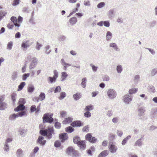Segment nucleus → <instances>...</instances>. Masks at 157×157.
I'll use <instances>...</instances> for the list:
<instances>
[{
	"label": "nucleus",
	"mask_w": 157,
	"mask_h": 157,
	"mask_svg": "<svg viewBox=\"0 0 157 157\" xmlns=\"http://www.w3.org/2000/svg\"><path fill=\"white\" fill-rule=\"evenodd\" d=\"M26 132V130L22 129H20L19 130V132L20 134L23 137L25 136V133Z\"/></svg>",
	"instance_id": "nucleus-46"
},
{
	"label": "nucleus",
	"mask_w": 157,
	"mask_h": 157,
	"mask_svg": "<svg viewBox=\"0 0 157 157\" xmlns=\"http://www.w3.org/2000/svg\"><path fill=\"white\" fill-rule=\"evenodd\" d=\"M38 63V59L36 57H33L32 59L29 66V68L30 70L35 68L36 66Z\"/></svg>",
	"instance_id": "nucleus-8"
},
{
	"label": "nucleus",
	"mask_w": 157,
	"mask_h": 157,
	"mask_svg": "<svg viewBox=\"0 0 157 157\" xmlns=\"http://www.w3.org/2000/svg\"><path fill=\"white\" fill-rule=\"evenodd\" d=\"M103 25L106 27H109L110 24L109 22L108 21H103Z\"/></svg>",
	"instance_id": "nucleus-64"
},
{
	"label": "nucleus",
	"mask_w": 157,
	"mask_h": 157,
	"mask_svg": "<svg viewBox=\"0 0 157 157\" xmlns=\"http://www.w3.org/2000/svg\"><path fill=\"white\" fill-rule=\"evenodd\" d=\"M22 11L26 13H29L30 11L28 7H25L23 8Z\"/></svg>",
	"instance_id": "nucleus-63"
},
{
	"label": "nucleus",
	"mask_w": 157,
	"mask_h": 157,
	"mask_svg": "<svg viewBox=\"0 0 157 157\" xmlns=\"http://www.w3.org/2000/svg\"><path fill=\"white\" fill-rule=\"evenodd\" d=\"M43 119L44 123L47 122L51 124L54 121L53 118H52L49 117L48 113H46L44 114L43 117Z\"/></svg>",
	"instance_id": "nucleus-5"
},
{
	"label": "nucleus",
	"mask_w": 157,
	"mask_h": 157,
	"mask_svg": "<svg viewBox=\"0 0 157 157\" xmlns=\"http://www.w3.org/2000/svg\"><path fill=\"white\" fill-rule=\"evenodd\" d=\"M85 139L89 141L91 143H95L97 141V138L94 137L92 136L91 134L87 133L85 136Z\"/></svg>",
	"instance_id": "nucleus-6"
},
{
	"label": "nucleus",
	"mask_w": 157,
	"mask_h": 157,
	"mask_svg": "<svg viewBox=\"0 0 157 157\" xmlns=\"http://www.w3.org/2000/svg\"><path fill=\"white\" fill-rule=\"evenodd\" d=\"M4 149V150L6 151H8L9 150V146L6 143H5V144Z\"/></svg>",
	"instance_id": "nucleus-61"
},
{
	"label": "nucleus",
	"mask_w": 157,
	"mask_h": 157,
	"mask_svg": "<svg viewBox=\"0 0 157 157\" xmlns=\"http://www.w3.org/2000/svg\"><path fill=\"white\" fill-rule=\"evenodd\" d=\"M16 153L17 157H23V151L21 149H18L17 150Z\"/></svg>",
	"instance_id": "nucleus-23"
},
{
	"label": "nucleus",
	"mask_w": 157,
	"mask_h": 157,
	"mask_svg": "<svg viewBox=\"0 0 157 157\" xmlns=\"http://www.w3.org/2000/svg\"><path fill=\"white\" fill-rule=\"evenodd\" d=\"M115 15V12L113 9H110L108 12V15L110 18H113Z\"/></svg>",
	"instance_id": "nucleus-25"
},
{
	"label": "nucleus",
	"mask_w": 157,
	"mask_h": 157,
	"mask_svg": "<svg viewBox=\"0 0 157 157\" xmlns=\"http://www.w3.org/2000/svg\"><path fill=\"white\" fill-rule=\"evenodd\" d=\"M145 111V110L144 107H139L138 109V115L139 117L143 116L144 115V113Z\"/></svg>",
	"instance_id": "nucleus-16"
},
{
	"label": "nucleus",
	"mask_w": 157,
	"mask_h": 157,
	"mask_svg": "<svg viewBox=\"0 0 157 157\" xmlns=\"http://www.w3.org/2000/svg\"><path fill=\"white\" fill-rule=\"evenodd\" d=\"M10 20L11 21L13 22L15 26L19 27L20 26V24L17 23V19L16 17L14 16L10 18Z\"/></svg>",
	"instance_id": "nucleus-17"
},
{
	"label": "nucleus",
	"mask_w": 157,
	"mask_h": 157,
	"mask_svg": "<svg viewBox=\"0 0 157 157\" xmlns=\"http://www.w3.org/2000/svg\"><path fill=\"white\" fill-rule=\"evenodd\" d=\"M73 120V119L70 117H69L68 118H65L64 120L63 121V124H67L72 122Z\"/></svg>",
	"instance_id": "nucleus-22"
},
{
	"label": "nucleus",
	"mask_w": 157,
	"mask_h": 157,
	"mask_svg": "<svg viewBox=\"0 0 157 157\" xmlns=\"http://www.w3.org/2000/svg\"><path fill=\"white\" fill-rule=\"evenodd\" d=\"M34 90V86L33 85H29L28 87V91L29 93L33 92Z\"/></svg>",
	"instance_id": "nucleus-38"
},
{
	"label": "nucleus",
	"mask_w": 157,
	"mask_h": 157,
	"mask_svg": "<svg viewBox=\"0 0 157 157\" xmlns=\"http://www.w3.org/2000/svg\"><path fill=\"white\" fill-rule=\"evenodd\" d=\"M115 138V136L113 135L112 134H111L109 135V143H110V142H113V143H114L115 142H114L113 141V140H114Z\"/></svg>",
	"instance_id": "nucleus-44"
},
{
	"label": "nucleus",
	"mask_w": 157,
	"mask_h": 157,
	"mask_svg": "<svg viewBox=\"0 0 157 157\" xmlns=\"http://www.w3.org/2000/svg\"><path fill=\"white\" fill-rule=\"evenodd\" d=\"M61 77L62 79L61 81H63L66 80V78L68 76V75L67 74L66 72H63L61 73Z\"/></svg>",
	"instance_id": "nucleus-24"
},
{
	"label": "nucleus",
	"mask_w": 157,
	"mask_h": 157,
	"mask_svg": "<svg viewBox=\"0 0 157 157\" xmlns=\"http://www.w3.org/2000/svg\"><path fill=\"white\" fill-rule=\"evenodd\" d=\"M42 46V44H40L38 42H37L36 48L37 50L39 51Z\"/></svg>",
	"instance_id": "nucleus-57"
},
{
	"label": "nucleus",
	"mask_w": 157,
	"mask_h": 157,
	"mask_svg": "<svg viewBox=\"0 0 157 157\" xmlns=\"http://www.w3.org/2000/svg\"><path fill=\"white\" fill-rule=\"evenodd\" d=\"M7 104L5 102L0 103V110H3L7 108Z\"/></svg>",
	"instance_id": "nucleus-21"
},
{
	"label": "nucleus",
	"mask_w": 157,
	"mask_h": 157,
	"mask_svg": "<svg viewBox=\"0 0 157 157\" xmlns=\"http://www.w3.org/2000/svg\"><path fill=\"white\" fill-rule=\"evenodd\" d=\"M105 4L104 2H101L99 3L97 5V7L98 8H101L105 6Z\"/></svg>",
	"instance_id": "nucleus-58"
},
{
	"label": "nucleus",
	"mask_w": 157,
	"mask_h": 157,
	"mask_svg": "<svg viewBox=\"0 0 157 157\" xmlns=\"http://www.w3.org/2000/svg\"><path fill=\"white\" fill-rule=\"evenodd\" d=\"M20 112L18 113L17 114L18 116V117H21L23 116L26 115V111L24 110H21Z\"/></svg>",
	"instance_id": "nucleus-34"
},
{
	"label": "nucleus",
	"mask_w": 157,
	"mask_h": 157,
	"mask_svg": "<svg viewBox=\"0 0 157 157\" xmlns=\"http://www.w3.org/2000/svg\"><path fill=\"white\" fill-rule=\"evenodd\" d=\"M83 132H89V127L88 125L85 126L82 129Z\"/></svg>",
	"instance_id": "nucleus-54"
},
{
	"label": "nucleus",
	"mask_w": 157,
	"mask_h": 157,
	"mask_svg": "<svg viewBox=\"0 0 157 157\" xmlns=\"http://www.w3.org/2000/svg\"><path fill=\"white\" fill-rule=\"evenodd\" d=\"M30 75L29 73H25L23 74L22 75V80L23 81H25L26 80L27 78L29 77Z\"/></svg>",
	"instance_id": "nucleus-52"
},
{
	"label": "nucleus",
	"mask_w": 157,
	"mask_h": 157,
	"mask_svg": "<svg viewBox=\"0 0 157 157\" xmlns=\"http://www.w3.org/2000/svg\"><path fill=\"white\" fill-rule=\"evenodd\" d=\"M74 129L71 126H69L66 128L65 131L69 133H71L74 131Z\"/></svg>",
	"instance_id": "nucleus-31"
},
{
	"label": "nucleus",
	"mask_w": 157,
	"mask_h": 157,
	"mask_svg": "<svg viewBox=\"0 0 157 157\" xmlns=\"http://www.w3.org/2000/svg\"><path fill=\"white\" fill-rule=\"evenodd\" d=\"M45 98V95L44 93H41L39 95V100L42 101L44 100Z\"/></svg>",
	"instance_id": "nucleus-43"
},
{
	"label": "nucleus",
	"mask_w": 157,
	"mask_h": 157,
	"mask_svg": "<svg viewBox=\"0 0 157 157\" xmlns=\"http://www.w3.org/2000/svg\"><path fill=\"white\" fill-rule=\"evenodd\" d=\"M148 90L150 92L153 93H154L155 92V88L152 85L148 87Z\"/></svg>",
	"instance_id": "nucleus-50"
},
{
	"label": "nucleus",
	"mask_w": 157,
	"mask_h": 157,
	"mask_svg": "<svg viewBox=\"0 0 157 157\" xmlns=\"http://www.w3.org/2000/svg\"><path fill=\"white\" fill-rule=\"evenodd\" d=\"M109 153L108 150H104L101 152L98 155V157H105L107 156Z\"/></svg>",
	"instance_id": "nucleus-19"
},
{
	"label": "nucleus",
	"mask_w": 157,
	"mask_h": 157,
	"mask_svg": "<svg viewBox=\"0 0 157 157\" xmlns=\"http://www.w3.org/2000/svg\"><path fill=\"white\" fill-rule=\"evenodd\" d=\"M73 142L74 144H77L81 140V139L78 136H76L73 138Z\"/></svg>",
	"instance_id": "nucleus-28"
},
{
	"label": "nucleus",
	"mask_w": 157,
	"mask_h": 157,
	"mask_svg": "<svg viewBox=\"0 0 157 157\" xmlns=\"http://www.w3.org/2000/svg\"><path fill=\"white\" fill-rule=\"evenodd\" d=\"M25 100L24 98H20L18 102L19 105L17 107L14 109V111L18 112L21 110H24L25 109V107L24 105L25 103Z\"/></svg>",
	"instance_id": "nucleus-2"
},
{
	"label": "nucleus",
	"mask_w": 157,
	"mask_h": 157,
	"mask_svg": "<svg viewBox=\"0 0 157 157\" xmlns=\"http://www.w3.org/2000/svg\"><path fill=\"white\" fill-rule=\"evenodd\" d=\"M138 91L137 88H132L129 90L128 92L130 94L136 93Z\"/></svg>",
	"instance_id": "nucleus-37"
},
{
	"label": "nucleus",
	"mask_w": 157,
	"mask_h": 157,
	"mask_svg": "<svg viewBox=\"0 0 157 157\" xmlns=\"http://www.w3.org/2000/svg\"><path fill=\"white\" fill-rule=\"evenodd\" d=\"M112 34L110 31H108L107 32L106 39L107 41L109 40L112 37Z\"/></svg>",
	"instance_id": "nucleus-29"
},
{
	"label": "nucleus",
	"mask_w": 157,
	"mask_h": 157,
	"mask_svg": "<svg viewBox=\"0 0 157 157\" xmlns=\"http://www.w3.org/2000/svg\"><path fill=\"white\" fill-rule=\"evenodd\" d=\"M61 145V143L59 140L56 141L54 143V146L56 147H59Z\"/></svg>",
	"instance_id": "nucleus-55"
},
{
	"label": "nucleus",
	"mask_w": 157,
	"mask_h": 157,
	"mask_svg": "<svg viewBox=\"0 0 157 157\" xmlns=\"http://www.w3.org/2000/svg\"><path fill=\"white\" fill-rule=\"evenodd\" d=\"M54 126L55 127L58 129H60L61 127V124L58 122H56Z\"/></svg>",
	"instance_id": "nucleus-56"
},
{
	"label": "nucleus",
	"mask_w": 157,
	"mask_h": 157,
	"mask_svg": "<svg viewBox=\"0 0 157 157\" xmlns=\"http://www.w3.org/2000/svg\"><path fill=\"white\" fill-rule=\"evenodd\" d=\"M40 133L43 136H46L49 140L52 138V134H55L53 128H49L45 129H41L40 130Z\"/></svg>",
	"instance_id": "nucleus-1"
},
{
	"label": "nucleus",
	"mask_w": 157,
	"mask_h": 157,
	"mask_svg": "<svg viewBox=\"0 0 157 157\" xmlns=\"http://www.w3.org/2000/svg\"><path fill=\"white\" fill-rule=\"evenodd\" d=\"M150 116L151 118H155L157 116V108H153L151 109Z\"/></svg>",
	"instance_id": "nucleus-14"
},
{
	"label": "nucleus",
	"mask_w": 157,
	"mask_h": 157,
	"mask_svg": "<svg viewBox=\"0 0 157 157\" xmlns=\"http://www.w3.org/2000/svg\"><path fill=\"white\" fill-rule=\"evenodd\" d=\"M144 138L143 137L139 139L136 141L134 145L136 146L140 147L143 145V141H144Z\"/></svg>",
	"instance_id": "nucleus-12"
},
{
	"label": "nucleus",
	"mask_w": 157,
	"mask_h": 157,
	"mask_svg": "<svg viewBox=\"0 0 157 157\" xmlns=\"http://www.w3.org/2000/svg\"><path fill=\"white\" fill-rule=\"evenodd\" d=\"M16 94L15 93H13L11 95V99L13 101V103L14 104L16 100Z\"/></svg>",
	"instance_id": "nucleus-48"
},
{
	"label": "nucleus",
	"mask_w": 157,
	"mask_h": 157,
	"mask_svg": "<svg viewBox=\"0 0 157 157\" xmlns=\"http://www.w3.org/2000/svg\"><path fill=\"white\" fill-rule=\"evenodd\" d=\"M32 44V43H30L29 40L25 41L22 44L21 47L24 48H27L31 45Z\"/></svg>",
	"instance_id": "nucleus-15"
},
{
	"label": "nucleus",
	"mask_w": 157,
	"mask_h": 157,
	"mask_svg": "<svg viewBox=\"0 0 157 157\" xmlns=\"http://www.w3.org/2000/svg\"><path fill=\"white\" fill-rule=\"evenodd\" d=\"M84 116L86 117L89 118L91 117V114L89 111H87L84 113Z\"/></svg>",
	"instance_id": "nucleus-62"
},
{
	"label": "nucleus",
	"mask_w": 157,
	"mask_h": 157,
	"mask_svg": "<svg viewBox=\"0 0 157 157\" xmlns=\"http://www.w3.org/2000/svg\"><path fill=\"white\" fill-rule=\"evenodd\" d=\"M59 139L61 140V142L63 143L65 140L67 139L68 138L67 134L66 133L60 134L59 135Z\"/></svg>",
	"instance_id": "nucleus-11"
},
{
	"label": "nucleus",
	"mask_w": 157,
	"mask_h": 157,
	"mask_svg": "<svg viewBox=\"0 0 157 157\" xmlns=\"http://www.w3.org/2000/svg\"><path fill=\"white\" fill-rule=\"evenodd\" d=\"M25 82H21L18 86L17 91H19L23 89L24 87L25 86Z\"/></svg>",
	"instance_id": "nucleus-35"
},
{
	"label": "nucleus",
	"mask_w": 157,
	"mask_h": 157,
	"mask_svg": "<svg viewBox=\"0 0 157 157\" xmlns=\"http://www.w3.org/2000/svg\"><path fill=\"white\" fill-rule=\"evenodd\" d=\"M93 109V106L92 105H91L86 106L85 108V110L87 111H89L92 110Z\"/></svg>",
	"instance_id": "nucleus-47"
},
{
	"label": "nucleus",
	"mask_w": 157,
	"mask_h": 157,
	"mask_svg": "<svg viewBox=\"0 0 157 157\" xmlns=\"http://www.w3.org/2000/svg\"><path fill=\"white\" fill-rule=\"evenodd\" d=\"M77 145L82 149H84L86 147L85 141L84 140H81Z\"/></svg>",
	"instance_id": "nucleus-20"
},
{
	"label": "nucleus",
	"mask_w": 157,
	"mask_h": 157,
	"mask_svg": "<svg viewBox=\"0 0 157 157\" xmlns=\"http://www.w3.org/2000/svg\"><path fill=\"white\" fill-rule=\"evenodd\" d=\"M53 74L54 75L53 77L55 78H56V79L58 77V72L56 70H55L53 71Z\"/></svg>",
	"instance_id": "nucleus-59"
},
{
	"label": "nucleus",
	"mask_w": 157,
	"mask_h": 157,
	"mask_svg": "<svg viewBox=\"0 0 157 157\" xmlns=\"http://www.w3.org/2000/svg\"><path fill=\"white\" fill-rule=\"evenodd\" d=\"M109 46L111 47L116 51L118 52L120 51L119 48L117 46V44L115 43H111L109 44Z\"/></svg>",
	"instance_id": "nucleus-18"
},
{
	"label": "nucleus",
	"mask_w": 157,
	"mask_h": 157,
	"mask_svg": "<svg viewBox=\"0 0 157 157\" xmlns=\"http://www.w3.org/2000/svg\"><path fill=\"white\" fill-rule=\"evenodd\" d=\"M77 21V18L75 17H73L69 20V22L72 25L75 24Z\"/></svg>",
	"instance_id": "nucleus-26"
},
{
	"label": "nucleus",
	"mask_w": 157,
	"mask_h": 157,
	"mask_svg": "<svg viewBox=\"0 0 157 157\" xmlns=\"http://www.w3.org/2000/svg\"><path fill=\"white\" fill-rule=\"evenodd\" d=\"M44 138L43 136H39L38 137V139L36 141L37 143L40 144L42 146L44 145L45 144L46 141L45 140H44Z\"/></svg>",
	"instance_id": "nucleus-10"
},
{
	"label": "nucleus",
	"mask_w": 157,
	"mask_h": 157,
	"mask_svg": "<svg viewBox=\"0 0 157 157\" xmlns=\"http://www.w3.org/2000/svg\"><path fill=\"white\" fill-rule=\"evenodd\" d=\"M107 95L108 98L110 99H113L117 96V93L113 89H109L107 92Z\"/></svg>",
	"instance_id": "nucleus-3"
},
{
	"label": "nucleus",
	"mask_w": 157,
	"mask_h": 157,
	"mask_svg": "<svg viewBox=\"0 0 157 157\" xmlns=\"http://www.w3.org/2000/svg\"><path fill=\"white\" fill-rule=\"evenodd\" d=\"M50 48V46L49 45H47L45 47V48L46 49L45 53L47 55H48L51 52V50H49V49Z\"/></svg>",
	"instance_id": "nucleus-51"
},
{
	"label": "nucleus",
	"mask_w": 157,
	"mask_h": 157,
	"mask_svg": "<svg viewBox=\"0 0 157 157\" xmlns=\"http://www.w3.org/2000/svg\"><path fill=\"white\" fill-rule=\"evenodd\" d=\"M90 66L91 67L92 71L94 72H95L97 71L98 68V67L95 66L92 64H90Z\"/></svg>",
	"instance_id": "nucleus-49"
},
{
	"label": "nucleus",
	"mask_w": 157,
	"mask_h": 157,
	"mask_svg": "<svg viewBox=\"0 0 157 157\" xmlns=\"http://www.w3.org/2000/svg\"><path fill=\"white\" fill-rule=\"evenodd\" d=\"M66 153L70 155L76 156L78 155L77 151L75 150L73 147L70 146L67 147L66 151Z\"/></svg>",
	"instance_id": "nucleus-4"
},
{
	"label": "nucleus",
	"mask_w": 157,
	"mask_h": 157,
	"mask_svg": "<svg viewBox=\"0 0 157 157\" xmlns=\"http://www.w3.org/2000/svg\"><path fill=\"white\" fill-rule=\"evenodd\" d=\"M118 148L115 145V142L113 143L111 142L109 143V150L112 153H115Z\"/></svg>",
	"instance_id": "nucleus-7"
},
{
	"label": "nucleus",
	"mask_w": 157,
	"mask_h": 157,
	"mask_svg": "<svg viewBox=\"0 0 157 157\" xmlns=\"http://www.w3.org/2000/svg\"><path fill=\"white\" fill-rule=\"evenodd\" d=\"M140 77L139 75H135L134 76V81L135 83H137L140 80Z\"/></svg>",
	"instance_id": "nucleus-42"
},
{
	"label": "nucleus",
	"mask_w": 157,
	"mask_h": 157,
	"mask_svg": "<svg viewBox=\"0 0 157 157\" xmlns=\"http://www.w3.org/2000/svg\"><path fill=\"white\" fill-rule=\"evenodd\" d=\"M17 77L18 74L17 72L15 71L12 73L11 76V79L12 80H15L17 78Z\"/></svg>",
	"instance_id": "nucleus-32"
},
{
	"label": "nucleus",
	"mask_w": 157,
	"mask_h": 157,
	"mask_svg": "<svg viewBox=\"0 0 157 157\" xmlns=\"http://www.w3.org/2000/svg\"><path fill=\"white\" fill-rule=\"evenodd\" d=\"M71 125L73 127H80L83 125V124L80 121H77L73 122Z\"/></svg>",
	"instance_id": "nucleus-13"
},
{
	"label": "nucleus",
	"mask_w": 157,
	"mask_h": 157,
	"mask_svg": "<svg viewBox=\"0 0 157 157\" xmlns=\"http://www.w3.org/2000/svg\"><path fill=\"white\" fill-rule=\"evenodd\" d=\"M66 96V93L64 92H61L60 94V96L59 97V99L60 100L63 99Z\"/></svg>",
	"instance_id": "nucleus-53"
},
{
	"label": "nucleus",
	"mask_w": 157,
	"mask_h": 157,
	"mask_svg": "<svg viewBox=\"0 0 157 157\" xmlns=\"http://www.w3.org/2000/svg\"><path fill=\"white\" fill-rule=\"evenodd\" d=\"M18 117L17 114L13 113L11 114L9 117V120H14L15 119Z\"/></svg>",
	"instance_id": "nucleus-41"
},
{
	"label": "nucleus",
	"mask_w": 157,
	"mask_h": 157,
	"mask_svg": "<svg viewBox=\"0 0 157 157\" xmlns=\"http://www.w3.org/2000/svg\"><path fill=\"white\" fill-rule=\"evenodd\" d=\"M48 80L49 81V83H52L53 82H55L56 80V78L50 76L48 78Z\"/></svg>",
	"instance_id": "nucleus-39"
},
{
	"label": "nucleus",
	"mask_w": 157,
	"mask_h": 157,
	"mask_svg": "<svg viewBox=\"0 0 157 157\" xmlns=\"http://www.w3.org/2000/svg\"><path fill=\"white\" fill-rule=\"evenodd\" d=\"M116 70L118 73H121L123 70V67L122 65H117L116 67Z\"/></svg>",
	"instance_id": "nucleus-36"
},
{
	"label": "nucleus",
	"mask_w": 157,
	"mask_h": 157,
	"mask_svg": "<svg viewBox=\"0 0 157 157\" xmlns=\"http://www.w3.org/2000/svg\"><path fill=\"white\" fill-rule=\"evenodd\" d=\"M132 97L128 94H126L124 96L123 100L126 104H128L129 102L132 101Z\"/></svg>",
	"instance_id": "nucleus-9"
},
{
	"label": "nucleus",
	"mask_w": 157,
	"mask_h": 157,
	"mask_svg": "<svg viewBox=\"0 0 157 157\" xmlns=\"http://www.w3.org/2000/svg\"><path fill=\"white\" fill-rule=\"evenodd\" d=\"M81 97V95L80 93H77L73 95V97L75 100L77 101Z\"/></svg>",
	"instance_id": "nucleus-27"
},
{
	"label": "nucleus",
	"mask_w": 157,
	"mask_h": 157,
	"mask_svg": "<svg viewBox=\"0 0 157 157\" xmlns=\"http://www.w3.org/2000/svg\"><path fill=\"white\" fill-rule=\"evenodd\" d=\"M131 138L130 135H128L122 141L121 144L123 145H124L127 142L128 140L130 139Z\"/></svg>",
	"instance_id": "nucleus-33"
},
{
	"label": "nucleus",
	"mask_w": 157,
	"mask_h": 157,
	"mask_svg": "<svg viewBox=\"0 0 157 157\" xmlns=\"http://www.w3.org/2000/svg\"><path fill=\"white\" fill-rule=\"evenodd\" d=\"M61 90V88L59 86H58L56 87L55 90H54L55 93H57L59 92Z\"/></svg>",
	"instance_id": "nucleus-60"
},
{
	"label": "nucleus",
	"mask_w": 157,
	"mask_h": 157,
	"mask_svg": "<svg viewBox=\"0 0 157 157\" xmlns=\"http://www.w3.org/2000/svg\"><path fill=\"white\" fill-rule=\"evenodd\" d=\"M13 46V43L12 41L9 42L7 44L6 49L9 50H11Z\"/></svg>",
	"instance_id": "nucleus-40"
},
{
	"label": "nucleus",
	"mask_w": 157,
	"mask_h": 157,
	"mask_svg": "<svg viewBox=\"0 0 157 157\" xmlns=\"http://www.w3.org/2000/svg\"><path fill=\"white\" fill-rule=\"evenodd\" d=\"M86 77L83 78L82 80V82L81 85L83 88H85L86 86Z\"/></svg>",
	"instance_id": "nucleus-30"
},
{
	"label": "nucleus",
	"mask_w": 157,
	"mask_h": 157,
	"mask_svg": "<svg viewBox=\"0 0 157 157\" xmlns=\"http://www.w3.org/2000/svg\"><path fill=\"white\" fill-rule=\"evenodd\" d=\"M157 73V68H154L151 71V76H153Z\"/></svg>",
	"instance_id": "nucleus-45"
}]
</instances>
